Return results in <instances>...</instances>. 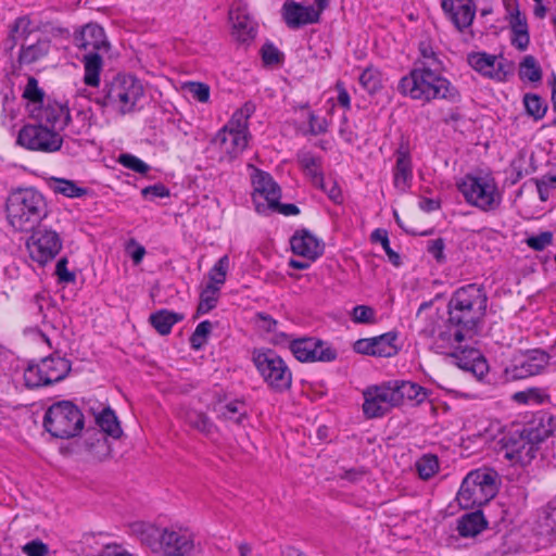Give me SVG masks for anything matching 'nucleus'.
<instances>
[{"label": "nucleus", "instance_id": "39", "mask_svg": "<svg viewBox=\"0 0 556 556\" xmlns=\"http://www.w3.org/2000/svg\"><path fill=\"white\" fill-rule=\"evenodd\" d=\"M393 389L394 392H396L400 396V405L402 404L404 397L414 400L417 403H421L428 396L425 388L410 381H402L401 384L393 387Z\"/></svg>", "mask_w": 556, "mask_h": 556}, {"label": "nucleus", "instance_id": "11", "mask_svg": "<svg viewBox=\"0 0 556 556\" xmlns=\"http://www.w3.org/2000/svg\"><path fill=\"white\" fill-rule=\"evenodd\" d=\"M33 23L28 15L17 17L10 27L7 47L13 50L18 41H26L33 33ZM50 50V42L47 39H38L36 42L21 45L17 61L21 65H29L46 56Z\"/></svg>", "mask_w": 556, "mask_h": 556}, {"label": "nucleus", "instance_id": "64", "mask_svg": "<svg viewBox=\"0 0 556 556\" xmlns=\"http://www.w3.org/2000/svg\"><path fill=\"white\" fill-rule=\"evenodd\" d=\"M326 187H319L321 190H324L329 199H331L333 202H340L342 199L341 189L338 186V184L333 180H325Z\"/></svg>", "mask_w": 556, "mask_h": 556}, {"label": "nucleus", "instance_id": "17", "mask_svg": "<svg viewBox=\"0 0 556 556\" xmlns=\"http://www.w3.org/2000/svg\"><path fill=\"white\" fill-rule=\"evenodd\" d=\"M26 245L31 260L39 265H46L60 252L62 241L55 231L40 229L30 236Z\"/></svg>", "mask_w": 556, "mask_h": 556}, {"label": "nucleus", "instance_id": "53", "mask_svg": "<svg viewBox=\"0 0 556 556\" xmlns=\"http://www.w3.org/2000/svg\"><path fill=\"white\" fill-rule=\"evenodd\" d=\"M184 89L199 102L206 103L210 99V87L206 84L189 81L184 85Z\"/></svg>", "mask_w": 556, "mask_h": 556}, {"label": "nucleus", "instance_id": "47", "mask_svg": "<svg viewBox=\"0 0 556 556\" xmlns=\"http://www.w3.org/2000/svg\"><path fill=\"white\" fill-rule=\"evenodd\" d=\"M519 75L522 79H527L531 83L541 80L542 71L534 56L527 55L523 58L520 63Z\"/></svg>", "mask_w": 556, "mask_h": 556}, {"label": "nucleus", "instance_id": "28", "mask_svg": "<svg viewBox=\"0 0 556 556\" xmlns=\"http://www.w3.org/2000/svg\"><path fill=\"white\" fill-rule=\"evenodd\" d=\"M488 527L481 510L466 514L457 521L458 534L463 538H473L481 533Z\"/></svg>", "mask_w": 556, "mask_h": 556}, {"label": "nucleus", "instance_id": "61", "mask_svg": "<svg viewBox=\"0 0 556 556\" xmlns=\"http://www.w3.org/2000/svg\"><path fill=\"white\" fill-rule=\"evenodd\" d=\"M309 131L313 135H320L327 131L328 124L325 118L316 116L314 113L308 115Z\"/></svg>", "mask_w": 556, "mask_h": 556}, {"label": "nucleus", "instance_id": "45", "mask_svg": "<svg viewBox=\"0 0 556 556\" xmlns=\"http://www.w3.org/2000/svg\"><path fill=\"white\" fill-rule=\"evenodd\" d=\"M220 288L214 285H207L200 294V302L198 305L199 314H206L212 311L219 298Z\"/></svg>", "mask_w": 556, "mask_h": 556}, {"label": "nucleus", "instance_id": "63", "mask_svg": "<svg viewBox=\"0 0 556 556\" xmlns=\"http://www.w3.org/2000/svg\"><path fill=\"white\" fill-rule=\"evenodd\" d=\"M168 193V189L162 184H156L142 189V195L146 198L150 197L151 199L164 198L167 197Z\"/></svg>", "mask_w": 556, "mask_h": 556}, {"label": "nucleus", "instance_id": "37", "mask_svg": "<svg viewBox=\"0 0 556 556\" xmlns=\"http://www.w3.org/2000/svg\"><path fill=\"white\" fill-rule=\"evenodd\" d=\"M374 345V356L378 357H391L397 353V346L395 345L396 334L393 332H387L378 337L371 338Z\"/></svg>", "mask_w": 556, "mask_h": 556}, {"label": "nucleus", "instance_id": "42", "mask_svg": "<svg viewBox=\"0 0 556 556\" xmlns=\"http://www.w3.org/2000/svg\"><path fill=\"white\" fill-rule=\"evenodd\" d=\"M185 420L191 428L197 429L205 435H211L215 431L214 424L203 413L188 410L185 415Z\"/></svg>", "mask_w": 556, "mask_h": 556}, {"label": "nucleus", "instance_id": "44", "mask_svg": "<svg viewBox=\"0 0 556 556\" xmlns=\"http://www.w3.org/2000/svg\"><path fill=\"white\" fill-rule=\"evenodd\" d=\"M359 84L368 93H376L382 88V75L379 70L369 66L359 75Z\"/></svg>", "mask_w": 556, "mask_h": 556}, {"label": "nucleus", "instance_id": "8", "mask_svg": "<svg viewBox=\"0 0 556 556\" xmlns=\"http://www.w3.org/2000/svg\"><path fill=\"white\" fill-rule=\"evenodd\" d=\"M553 433L551 426L542 429L530 428L521 432L504 435L501 440L504 457L514 465L527 466L535 457L539 442L544 441Z\"/></svg>", "mask_w": 556, "mask_h": 556}, {"label": "nucleus", "instance_id": "18", "mask_svg": "<svg viewBox=\"0 0 556 556\" xmlns=\"http://www.w3.org/2000/svg\"><path fill=\"white\" fill-rule=\"evenodd\" d=\"M252 199L258 213L266 214L269 208L278 205L280 188L268 173L256 170L252 177Z\"/></svg>", "mask_w": 556, "mask_h": 556}, {"label": "nucleus", "instance_id": "29", "mask_svg": "<svg viewBox=\"0 0 556 556\" xmlns=\"http://www.w3.org/2000/svg\"><path fill=\"white\" fill-rule=\"evenodd\" d=\"M42 370L47 372L49 384L63 380L71 370V364L61 356L50 355L40 361Z\"/></svg>", "mask_w": 556, "mask_h": 556}, {"label": "nucleus", "instance_id": "34", "mask_svg": "<svg viewBox=\"0 0 556 556\" xmlns=\"http://www.w3.org/2000/svg\"><path fill=\"white\" fill-rule=\"evenodd\" d=\"M230 21L238 40L245 42L254 38L256 29L255 23L243 12L237 10L230 12Z\"/></svg>", "mask_w": 556, "mask_h": 556}, {"label": "nucleus", "instance_id": "7", "mask_svg": "<svg viewBox=\"0 0 556 556\" xmlns=\"http://www.w3.org/2000/svg\"><path fill=\"white\" fill-rule=\"evenodd\" d=\"M33 116L37 122L58 134L67 127L70 134L83 135L87 134L90 128L85 113L78 112L72 119L67 104L56 100L48 99L39 108L33 110Z\"/></svg>", "mask_w": 556, "mask_h": 556}, {"label": "nucleus", "instance_id": "41", "mask_svg": "<svg viewBox=\"0 0 556 556\" xmlns=\"http://www.w3.org/2000/svg\"><path fill=\"white\" fill-rule=\"evenodd\" d=\"M419 53L420 56L415 61L413 68H420L422 65L426 68H442V63L429 42L421 41L419 43Z\"/></svg>", "mask_w": 556, "mask_h": 556}, {"label": "nucleus", "instance_id": "19", "mask_svg": "<svg viewBox=\"0 0 556 556\" xmlns=\"http://www.w3.org/2000/svg\"><path fill=\"white\" fill-rule=\"evenodd\" d=\"M441 8L455 28L462 34H470L477 7L473 0H441Z\"/></svg>", "mask_w": 556, "mask_h": 556}, {"label": "nucleus", "instance_id": "55", "mask_svg": "<svg viewBox=\"0 0 556 556\" xmlns=\"http://www.w3.org/2000/svg\"><path fill=\"white\" fill-rule=\"evenodd\" d=\"M510 20L509 25L513 34L528 31V24L526 16L522 15L517 7L509 12Z\"/></svg>", "mask_w": 556, "mask_h": 556}, {"label": "nucleus", "instance_id": "60", "mask_svg": "<svg viewBox=\"0 0 556 556\" xmlns=\"http://www.w3.org/2000/svg\"><path fill=\"white\" fill-rule=\"evenodd\" d=\"M262 58L265 64H276L280 61V52L273 43H265L262 48Z\"/></svg>", "mask_w": 556, "mask_h": 556}, {"label": "nucleus", "instance_id": "9", "mask_svg": "<svg viewBox=\"0 0 556 556\" xmlns=\"http://www.w3.org/2000/svg\"><path fill=\"white\" fill-rule=\"evenodd\" d=\"M85 425L84 415L70 401L53 403L45 413L43 427L54 438L71 439L80 433Z\"/></svg>", "mask_w": 556, "mask_h": 556}, {"label": "nucleus", "instance_id": "46", "mask_svg": "<svg viewBox=\"0 0 556 556\" xmlns=\"http://www.w3.org/2000/svg\"><path fill=\"white\" fill-rule=\"evenodd\" d=\"M415 467L422 480H429L439 471V459L433 454H426L416 462Z\"/></svg>", "mask_w": 556, "mask_h": 556}, {"label": "nucleus", "instance_id": "26", "mask_svg": "<svg viewBox=\"0 0 556 556\" xmlns=\"http://www.w3.org/2000/svg\"><path fill=\"white\" fill-rule=\"evenodd\" d=\"M470 66L484 76L497 77L502 75V64L495 55L484 52L471 53L468 55Z\"/></svg>", "mask_w": 556, "mask_h": 556}, {"label": "nucleus", "instance_id": "40", "mask_svg": "<svg viewBox=\"0 0 556 556\" xmlns=\"http://www.w3.org/2000/svg\"><path fill=\"white\" fill-rule=\"evenodd\" d=\"M25 386L28 389L50 386L47 379L46 370H42V364H30L24 371Z\"/></svg>", "mask_w": 556, "mask_h": 556}, {"label": "nucleus", "instance_id": "21", "mask_svg": "<svg viewBox=\"0 0 556 556\" xmlns=\"http://www.w3.org/2000/svg\"><path fill=\"white\" fill-rule=\"evenodd\" d=\"M475 334V331H471L464 326L451 323L448 318L444 327L439 330L434 340V345L440 352H444L446 349L455 350L457 345L465 340L472 339Z\"/></svg>", "mask_w": 556, "mask_h": 556}, {"label": "nucleus", "instance_id": "15", "mask_svg": "<svg viewBox=\"0 0 556 556\" xmlns=\"http://www.w3.org/2000/svg\"><path fill=\"white\" fill-rule=\"evenodd\" d=\"M363 395V412L367 418L382 417L400 405V396L390 386L368 387Z\"/></svg>", "mask_w": 556, "mask_h": 556}, {"label": "nucleus", "instance_id": "30", "mask_svg": "<svg viewBox=\"0 0 556 556\" xmlns=\"http://www.w3.org/2000/svg\"><path fill=\"white\" fill-rule=\"evenodd\" d=\"M255 105L252 102H245L240 109L236 110L228 123L223 129L240 132L249 136V118L253 115Z\"/></svg>", "mask_w": 556, "mask_h": 556}, {"label": "nucleus", "instance_id": "16", "mask_svg": "<svg viewBox=\"0 0 556 556\" xmlns=\"http://www.w3.org/2000/svg\"><path fill=\"white\" fill-rule=\"evenodd\" d=\"M289 349L300 362H332L337 351L326 342L312 337L291 340Z\"/></svg>", "mask_w": 556, "mask_h": 556}, {"label": "nucleus", "instance_id": "6", "mask_svg": "<svg viewBox=\"0 0 556 556\" xmlns=\"http://www.w3.org/2000/svg\"><path fill=\"white\" fill-rule=\"evenodd\" d=\"M143 94L144 89L139 79L132 75L118 74L104 85L103 98L97 102L125 115L136 109Z\"/></svg>", "mask_w": 556, "mask_h": 556}, {"label": "nucleus", "instance_id": "3", "mask_svg": "<svg viewBox=\"0 0 556 556\" xmlns=\"http://www.w3.org/2000/svg\"><path fill=\"white\" fill-rule=\"evenodd\" d=\"M488 295L481 285L469 283L454 291L447 308L450 321L475 331L486 314Z\"/></svg>", "mask_w": 556, "mask_h": 556}, {"label": "nucleus", "instance_id": "4", "mask_svg": "<svg viewBox=\"0 0 556 556\" xmlns=\"http://www.w3.org/2000/svg\"><path fill=\"white\" fill-rule=\"evenodd\" d=\"M46 216V200L36 189H17L8 197L7 218L16 231L34 230Z\"/></svg>", "mask_w": 556, "mask_h": 556}, {"label": "nucleus", "instance_id": "10", "mask_svg": "<svg viewBox=\"0 0 556 556\" xmlns=\"http://www.w3.org/2000/svg\"><path fill=\"white\" fill-rule=\"evenodd\" d=\"M457 189L468 204L483 212L495 211L502 203V193L490 175L468 174L457 182Z\"/></svg>", "mask_w": 556, "mask_h": 556}, {"label": "nucleus", "instance_id": "5", "mask_svg": "<svg viewBox=\"0 0 556 556\" xmlns=\"http://www.w3.org/2000/svg\"><path fill=\"white\" fill-rule=\"evenodd\" d=\"M500 477L492 468L470 471L460 485L457 501L462 508L471 509L489 503L498 491Z\"/></svg>", "mask_w": 556, "mask_h": 556}, {"label": "nucleus", "instance_id": "52", "mask_svg": "<svg viewBox=\"0 0 556 556\" xmlns=\"http://www.w3.org/2000/svg\"><path fill=\"white\" fill-rule=\"evenodd\" d=\"M23 97L25 99L29 100L30 102H33L34 104L41 105L42 103L46 102V101H43L45 93H43L42 89L39 88L38 80L33 76H29L27 79V84L24 89Z\"/></svg>", "mask_w": 556, "mask_h": 556}, {"label": "nucleus", "instance_id": "43", "mask_svg": "<svg viewBox=\"0 0 556 556\" xmlns=\"http://www.w3.org/2000/svg\"><path fill=\"white\" fill-rule=\"evenodd\" d=\"M526 112L534 121L542 119L547 111L546 102L538 94L527 93L523 97Z\"/></svg>", "mask_w": 556, "mask_h": 556}, {"label": "nucleus", "instance_id": "62", "mask_svg": "<svg viewBox=\"0 0 556 556\" xmlns=\"http://www.w3.org/2000/svg\"><path fill=\"white\" fill-rule=\"evenodd\" d=\"M127 251L134 262V264L138 265L141 263L143 256L146 255V249L143 245L136 242L135 239H130L127 244Z\"/></svg>", "mask_w": 556, "mask_h": 556}, {"label": "nucleus", "instance_id": "14", "mask_svg": "<svg viewBox=\"0 0 556 556\" xmlns=\"http://www.w3.org/2000/svg\"><path fill=\"white\" fill-rule=\"evenodd\" d=\"M329 3L330 0H314V4L306 5L294 0H287L281 7V17L290 29L318 24Z\"/></svg>", "mask_w": 556, "mask_h": 556}, {"label": "nucleus", "instance_id": "13", "mask_svg": "<svg viewBox=\"0 0 556 556\" xmlns=\"http://www.w3.org/2000/svg\"><path fill=\"white\" fill-rule=\"evenodd\" d=\"M16 142L30 151L53 153L61 149L63 137L38 122L23 126Z\"/></svg>", "mask_w": 556, "mask_h": 556}, {"label": "nucleus", "instance_id": "2", "mask_svg": "<svg viewBox=\"0 0 556 556\" xmlns=\"http://www.w3.org/2000/svg\"><path fill=\"white\" fill-rule=\"evenodd\" d=\"M399 91L413 100L430 103L437 99L455 100L457 90L442 74V68H430L424 65L420 68H412L409 74L402 77Z\"/></svg>", "mask_w": 556, "mask_h": 556}, {"label": "nucleus", "instance_id": "20", "mask_svg": "<svg viewBox=\"0 0 556 556\" xmlns=\"http://www.w3.org/2000/svg\"><path fill=\"white\" fill-rule=\"evenodd\" d=\"M249 136L220 129L213 139V143L219 149L222 162H232L248 147Z\"/></svg>", "mask_w": 556, "mask_h": 556}, {"label": "nucleus", "instance_id": "23", "mask_svg": "<svg viewBox=\"0 0 556 556\" xmlns=\"http://www.w3.org/2000/svg\"><path fill=\"white\" fill-rule=\"evenodd\" d=\"M292 252L315 261L324 252V244L306 229L298 230L290 239Z\"/></svg>", "mask_w": 556, "mask_h": 556}, {"label": "nucleus", "instance_id": "51", "mask_svg": "<svg viewBox=\"0 0 556 556\" xmlns=\"http://www.w3.org/2000/svg\"><path fill=\"white\" fill-rule=\"evenodd\" d=\"M352 320L355 324L372 325L377 323L376 311L367 305H357L353 308Z\"/></svg>", "mask_w": 556, "mask_h": 556}, {"label": "nucleus", "instance_id": "22", "mask_svg": "<svg viewBox=\"0 0 556 556\" xmlns=\"http://www.w3.org/2000/svg\"><path fill=\"white\" fill-rule=\"evenodd\" d=\"M395 159L393 186L399 192L405 193L410 188L413 181L412 157L408 150L401 146L395 152Z\"/></svg>", "mask_w": 556, "mask_h": 556}, {"label": "nucleus", "instance_id": "24", "mask_svg": "<svg viewBox=\"0 0 556 556\" xmlns=\"http://www.w3.org/2000/svg\"><path fill=\"white\" fill-rule=\"evenodd\" d=\"M75 46L79 49L98 52L108 48L104 29L98 24H87L79 34L74 37Z\"/></svg>", "mask_w": 556, "mask_h": 556}, {"label": "nucleus", "instance_id": "50", "mask_svg": "<svg viewBox=\"0 0 556 556\" xmlns=\"http://www.w3.org/2000/svg\"><path fill=\"white\" fill-rule=\"evenodd\" d=\"M117 161L124 167L131 169L138 174L144 175L150 170V166L147 163L129 153L121 154Z\"/></svg>", "mask_w": 556, "mask_h": 556}, {"label": "nucleus", "instance_id": "49", "mask_svg": "<svg viewBox=\"0 0 556 556\" xmlns=\"http://www.w3.org/2000/svg\"><path fill=\"white\" fill-rule=\"evenodd\" d=\"M228 269H229V257H228V255H224L211 268V270L208 273L211 282L208 285L218 286L220 288V286L224 285L226 281V276H227Z\"/></svg>", "mask_w": 556, "mask_h": 556}, {"label": "nucleus", "instance_id": "32", "mask_svg": "<svg viewBox=\"0 0 556 556\" xmlns=\"http://www.w3.org/2000/svg\"><path fill=\"white\" fill-rule=\"evenodd\" d=\"M217 417L219 419L241 425L247 419L248 410L243 401L233 400L216 407Z\"/></svg>", "mask_w": 556, "mask_h": 556}, {"label": "nucleus", "instance_id": "56", "mask_svg": "<svg viewBox=\"0 0 556 556\" xmlns=\"http://www.w3.org/2000/svg\"><path fill=\"white\" fill-rule=\"evenodd\" d=\"M23 552L28 556H49L48 545L39 540H34L24 545Z\"/></svg>", "mask_w": 556, "mask_h": 556}, {"label": "nucleus", "instance_id": "59", "mask_svg": "<svg viewBox=\"0 0 556 556\" xmlns=\"http://www.w3.org/2000/svg\"><path fill=\"white\" fill-rule=\"evenodd\" d=\"M444 247V240L438 238L428 242L427 251L437 260V262L443 263L445 261L443 253Z\"/></svg>", "mask_w": 556, "mask_h": 556}, {"label": "nucleus", "instance_id": "27", "mask_svg": "<svg viewBox=\"0 0 556 556\" xmlns=\"http://www.w3.org/2000/svg\"><path fill=\"white\" fill-rule=\"evenodd\" d=\"M296 159L300 166L316 187H326L320 156H316L309 151H301L298 153Z\"/></svg>", "mask_w": 556, "mask_h": 556}, {"label": "nucleus", "instance_id": "12", "mask_svg": "<svg viewBox=\"0 0 556 556\" xmlns=\"http://www.w3.org/2000/svg\"><path fill=\"white\" fill-rule=\"evenodd\" d=\"M253 363L263 380L273 391L281 393L291 388L292 372L283 358L275 351H254Z\"/></svg>", "mask_w": 556, "mask_h": 556}, {"label": "nucleus", "instance_id": "1", "mask_svg": "<svg viewBox=\"0 0 556 556\" xmlns=\"http://www.w3.org/2000/svg\"><path fill=\"white\" fill-rule=\"evenodd\" d=\"M131 529L140 542L154 553L164 556H199L201 553L195 535L187 528H159L151 523L136 522Z\"/></svg>", "mask_w": 556, "mask_h": 556}, {"label": "nucleus", "instance_id": "35", "mask_svg": "<svg viewBox=\"0 0 556 556\" xmlns=\"http://www.w3.org/2000/svg\"><path fill=\"white\" fill-rule=\"evenodd\" d=\"M184 319V315L168 309H160L150 315V323L161 334L166 336L172 331L175 324Z\"/></svg>", "mask_w": 556, "mask_h": 556}, {"label": "nucleus", "instance_id": "31", "mask_svg": "<svg viewBox=\"0 0 556 556\" xmlns=\"http://www.w3.org/2000/svg\"><path fill=\"white\" fill-rule=\"evenodd\" d=\"M452 356L457 361V365L465 370L476 371L477 368L480 369L484 366L480 351L463 346L462 343L455 348Z\"/></svg>", "mask_w": 556, "mask_h": 556}, {"label": "nucleus", "instance_id": "58", "mask_svg": "<svg viewBox=\"0 0 556 556\" xmlns=\"http://www.w3.org/2000/svg\"><path fill=\"white\" fill-rule=\"evenodd\" d=\"M55 274L60 282H74L75 274L67 269V258L62 257L58 261L55 266Z\"/></svg>", "mask_w": 556, "mask_h": 556}, {"label": "nucleus", "instance_id": "38", "mask_svg": "<svg viewBox=\"0 0 556 556\" xmlns=\"http://www.w3.org/2000/svg\"><path fill=\"white\" fill-rule=\"evenodd\" d=\"M49 187L54 193H59L67 198H81L87 194V189L78 187L73 180L63 178H51Z\"/></svg>", "mask_w": 556, "mask_h": 556}, {"label": "nucleus", "instance_id": "48", "mask_svg": "<svg viewBox=\"0 0 556 556\" xmlns=\"http://www.w3.org/2000/svg\"><path fill=\"white\" fill-rule=\"evenodd\" d=\"M370 238H371L372 242H379L382 245L386 254L388 255L389 261L394 266L399 267L401 265V257H400L399 253L393 251L390 247V241H389L387 230L378 228L371 232Z\"/></svg>", "mask_w": 556, "mask_h": 556}, {"label": "nucleus", "instance_id": "33", "mask_svg": "<svg viewBox=\"0 0 556 556\" xmlns=\"http://www.w3.org/2000/svg\"><path fill=\"white\" fill-rule=\"evenodd\" d=\"M83 63L85 70L84 83L89 87H98L103 66L101 55L98 52L89 51L84 55Z\"/></svg>", "mask_w": 556, "mask_h": 556}, {"label": "nucleus", "instance_id": "54", "mask_svg": "<svg viewBox=\"0 0 556 556\" xmlns=\"http://www.w3.org/2000/svg\"><path fill=\"white\" fill-rule=\"evenodd\" d=\"M553 241V233L551 231H544L536 236L529 237L526 243L529 248L534 251H543Z\"/></svg>", "mask_w": 556, "mask_h": 556}, {"label": "nucleus", "instance_id": "57", "mask_svg": "<svg viewBox=\"0 0 556 556\" xmlns=\"http://www.w3.org/2000/svg\"><path fill=\"white\" fill-rule=\"evenodd\" d=\"M513 399L516 402L521 403V404H528L531 402L540 403L542 401L541 394H540L539 390H536V389H529L526 391L516 392L513 395Z\"/></svg>", "mask_w": 556, "mask_h": 556}, {"label": "nucleus", "instance_id": "25", "mask_svg": "<svg viewBox=\"0 0 556 556\" xmlns=\"http://www.w3.org/2000/svg\"><path fill=\"white\" fill-rule=\"evenodd\" d=\"M97 424L102 431L99 433L100 438L97 440V444L99 447L109 450L104 433L111 435L114 439H118L123 434V430L114 410L111 408L103 409L102 413L97 417Z\"/></svg>", "mask_w": 556, "mask_h": 556}, {"label": "nucleus", "instance_id": "36", "mask_svg": "<svg viewBox=\"0 0 556 556\" xmlns=\"http://www.w3.org/2000/svg\"><path fill=\"white\" fill-rule=\"evenodd\" d=\"M540 534L556 539V498L551 501L539 518Z\"/></svg>", "mask_w": 556, "mask_h": 556}]
</instances>
